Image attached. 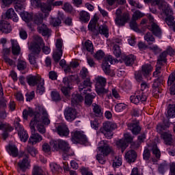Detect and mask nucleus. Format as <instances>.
<instances>
[{"instance_id": "nucleus-50", "label": "nucleus", "mask_w": 175, "mask_h": 175, "mask_svg": "<svg viewBox=\"0 0 175 175\" xmlns=\"http://www.w3.org/2000/svg\"><path fill=\"white\" fill-rule=\"evenodd\" d=\"M85 49H86L87 51L90 53L94 51V44H92V42H91V40H87L85 42Z\"/></svg>"}, {"instance_id": "nucleus-8", "label": "nucleus", "mask_w": 175, "mask_h": 175, "mask_svg": "<svg viewBox=\"0 0 175 175\" xmlns=\"http://www.w3.org/2000/svg\"><path fill=\"white\" fill-rule=\"evenodd\" d=\"M152 72V66L151 64H144L142 66V70L137 71L135 72V77L137 81L140 82L143 81V76L147 77V76H150L151 72Z\"/></svg>"}, {"instance_id": "nucleus-26", "label": "nucleus", "mask_w": 175, "mask_h": 175, "mask_svg": "<svg viewBox=\"0 0 175 175\" xmlns=\"http://www.w3.org/2000/svg\"><path fill=\"white\" fill-rule=\"evenodd\" d=\"M18 165L23 172H25L27 169L31 167V161H29L28 157H26L18 163Z\"/></svg>"}, {"instance_id": "nucleus-55", "label": "nucleus", "mask_w": 175, "mask_h": 175, "mask_svg": "<svg viewBox=\"0 0 175 175\" xmlns=\"http://www.w3.org/2000/svg\"><path fill=\"white\" fill-rule=\"evenodd\" d=\"M113 54L116 55V57H120L121 55V49H120V45L115 44L113 48Z\"/></svg>"}, {"instance_id": "nucleus-59", "label": "nucleus", "mask_w": 175, "mask_h": 175, "mask_svg": "<svg viewBox=\"0 0 175 175\" xmlns=\"http://www.w3.org/2000/svg\"><path fill=\"white\" fill-rule=\"evenodd\" d=\"M92 106L93 111L95 113V114H100V113H102V108H100V106H99L98 104L94 103Z\"/></svg>"}, {"instance_id": "nucleus-13", "label": "nucleus", "mask_w": 175, "mask_h": 175, "mask_svg": "<svg viewBox=\"0 0 175 175\" xmlns=\"http://www.w3.org/2000/svg\"><path fill=\"white\" fill-rule=\"evenodd\" d=\"M116 60L113 57V56L109 55L104 57L102 64V68L103 72L105 75H110V66L113 64H116Z\"/></svg>"}, {"instance_id": "nucleus-1", "label": "nucleus", "mask_w": 175, "mask_h": 175, "mask_svg": "<svg viewBox=\"0 0 175 175\" xmlns=\"http://www.w3.org/2000/svg\"><path fill=\"white\" fill-rule=\"evenodd\" d=\"M28 116L29 117H33L30 122V129L31 131V135L29 139V144L31 146H35L38 143H40L43 140V137L38 133H35L37 131L40 133H46V128L44 125H49L50 124V119L49 118V113L46 109L42 107H38V111L33 112V109L31 108H28L27 109H24L23 112V117L24 120H28Z\"/></svg>"}, {"instance_id": "nucleus-4", "label": "nucleus", "mask_w": 175, "mask_h": 175, "mask_svg": "<svg viewBox=\"0 0 175 175\" xmlns=\"http://www.w3.org/2000/svg\"><path fill=\"white\" fill-rule=\"evenodd\" d=\"M115 23L118 27H124L126 23L131 20V15L128 11L124 12L122 7H119L115 12Z\"/></svg>"}, {"instance_id": "nucleus-38", "label": "nucleus", "mask_w": 175, "mask_h": 175, "mask_svg": "<svg viewBox=\"0 0 175 175\" xmlns=\"http://www.w3.org/2000/svg\"><path fill=\"white\" fill-rule=\"evenodd\" d=\"M146 140V134H142L138 136V142H134L132 144V148H139L140 147V144L143 143Z\"/></svg>"}, {"instance_id": "nucleus-51", "label": "nucleus", "mask_w": 175, "mask_h": 175, "mask_svg": "<svg viewBox=\"0 0 175 175\" xmlns=\"http://www.w3.org/2000/svg\"><path fill=\"white\" fill-rule=\"evenodd\" d=\"M105 86H97L96 88V91L98 94V95H103V94H107L109 92V90L105 89Z\"/></svg>"}, {"instance_id": "nucleus-25", "label": "nucleus", "mask_w": 175, "mask_h": 175, "mask_svg": "<svg viewBox=\"0 0 175 175\" xmlns=\"http://www.w3.org/2000/svg\"><path fill=\"white\" fill-rule=\"evenodd\" d=\"M136 158H137V154L133 150H128L125 154L126 161L129 163H132L136 161Z\"/></svg>"}, {"instance_id": "nucleus-47", "label": "nucleus", "mask_w": 175, "mask_h": 175, "mask_svg": "<svg viewBox=\"0 0 175 175\" xmlns=\"http://www.w3.org/2000/svg\"><path fill=\"white\" fill-rule=\"evenodd\" d=\"M167 163H162L159 165L158 170L160 174H165V172H166V170H167Z\"/></svg>"}, {"instance_id": "nucleus-22", "label": "nucleus", "mask_w": 175, "mask_h": 175, "mask_svg": "<svg viewBox=\"0 0 175 175\" xmlns=\"http://www.w3.org/2000/svg\"><path fill=\"white\" fill-rule=\"evenodd\" d=\"M57 133L59 135L62 137H68L69 136L70 131L69 129L68 128V126L65 124H59L57 126Z\"/></svg>"}, {"instance_id": "nucleus-33", "label": "nucleus", "mask_w": 175, "mask_h": 175, "mask_svg": "<svg viewBox=\"0 0 175 175\" xmlns=\"http://www.w3.org/2000/svg\"><path fill=\"white\" fill-rule=\"evenodd\" d=\"M100 33V35H104L105 38H109V27L106 25H101L98 27V33L97 35Z\"/></svg>"}, {"instance_id": "nucleus-20", "label": "nucleus", "mask_w": 175, "mask_h": 175, "mask_svg": "<svg viewBox=\"0 0 175 175\" xmlns=\"http://www.w3.org/2000/svg\"><path fill=\"white\" fill-rule=\"evenodd\" d=\"M83 94H86V96H85V103L86 105H88V106L91 105L92 104V100L94 99L95 96H96V94L95 93H91L88 94L87 92H91V87H87L85 89H83Z\"/></svg>"}, {"instance_id": "nucleus-46", "label": "nucleus", "mask_w": 175, "mask_h": 175, "mask_svg": "<svg viewBox=\"0 0 175 175\" xmlns=\"http://www.w3.org/2000/svg\"><path fill=\"white\" fill-rule=\"evenodd\" d=\"M0 131H5V132H12L13 127L8 124H3L0 122Z\"/></svg>"}, {"instance_id": "nucleus-7", "label": "nucleus", "mask_w": 175, "mask_h": 175, "mask_svg": "<svg viewBox=\"0 0 175 175\" xmlns=\"http://www.w3.org/2000/svg\"><path fill=\"white\" fill-rule=\"evenodd\" d=\"M117 124L111 122H106L103 123V127L100 131L106 139H111L113 137V131L117 129Z\"/></svg>"}, {"instance_id": "nucleus-14", "label": "nucleus", "mask_w": 175, "mask_h": 175, "mask_svg": "<svg viewBox=\"0 0 175 175\" xmlns=\"http://www.w3.org/2000/svg\"><path fill=\"white\" fill-rule=\"evenodd\" d=\"M63 4L64 1H53L49 4L44 3L43 5L41 6V10L42 13H44V18H46V17H49L50 12L53 9V6H62Z\"/></svg>"}, {"instance_id": "nucleus-35", "label": "nucleus", "mask_w": 175, "mask_h": 175, "mask_svg": "<svg viewBox=\"0 0 175 175\" xmlns=\"http://www.w3.org/2000/svg\"><path fill=\"white\" fill-rule=\"evenodd\" d=\"M79 18L81 21H83V23H88L90 18V13L86 11H81L79 13Z\"/></svg>"}, {"instance_id": "nucleus-5", "label": "nucleus", "mask_w": 175, "mask_h": 175, "mask_svg": "<svg viewBox=\"0 0 175 175\" xmlns=\"http://www.w3.org/2000/svg\"><path fill=\"white\" fill-rule=\"evenodd\" d=\"M29 85L35 87L37 85V92L42 94L44 92V79H42L40 75H29L27 77Z\"/></svg>"}, {"instance_id": "nucleus-39", "label": "nucleus", "mask_w": 175, "mask_h": 175, "mask_svg": "<svg viewBox=\"0 0 175 175\" xmlns=\"http://www.w3.org/2000/svg\"><path fill=\"white\" fill-rule=\"evenodd\" d=\"M21 17L25 23H31L32 21V14L27 12H21Z\"/></svg>"}, {"instance_id": "nucleus-24", "label": "nucleus", "mask_w": 175, "mask_h": 175, "mask_svg": "<svg viewBox=\"0 0 175 175\" xmlns=\"http://www.w3.org/2000/svg\"><path fill=\"white\" fill-rule=\"evenodd\" d=\"M10 42L12 44V53L13 55H20V53H21V48L18 44V42H17V40L11 39Z\"/></svg>"}, {"instance_id": "nucleus-23", "label": "nucleus", "mask_w": 175, "mask_h": 175, "mask_svg": "<svg viewBox=\"0 0 175 175\" xmlns=\"http://www.w3.org/2000/svg\"><path fill=\"white\" fill-rule=\"evenodd\" d=\"M0 31L2 33H10L12 32V25L6 21L0 22Z\"/></svg>"}, {"instance_id": "nucleus-18", "label": "nucleus", "mask_w": 175, "mask_h": 175, "mask_svg": "<svg viewBox=\"0 0 175 175\" xmlns=\"http://www.w3.org/2000/svg\"><path fill=\"white\" fill-rule=\"evenodd\" d=\"M98 150L103 154V157H107L111 152V148L109 146L106 141H100L99 142Z\"/></svg>"}, {"instance_id": "nucleus-27", "label": "nucleus", "mask_w": 175, "mask_h": 175, "mask_svg": "<svg viewBox=\"0 0 175 175\" xmlns=\"http://www.w3.org/2000/svg\"><path fill=\"white\" fill-rule=\"evenodd\" d=\"M127 126L133 135H139L142 131V127L139 125V122L129 123Z\"/></svg>"}, {"instance_id": "nucleus-16", "label": "nucleus", "mask_w": 175, "mask_h": 175, "mask_svg": "<svg viewBox=\"0 0 175 175\" xmlns=\"http://www.w3.org/2000/svg\"><path fill=\"white\" fill-rule=\"evenodd\" d=\"M71 140L72 143H85L87 137L82 131H72L71 133Z\"/></svg>"}, {"instance_id": "nucleus-11", "label": "nucleus", "mask_w": 175, "mask_h": 175, "mask_svg": "<svg viewBox=\"0 0 175 175\" xmlns=\"http://www.w3.org/2000/svg\"><path fill=\"white\" fill-rule=\"evenodd\" d=\"M147 98H148V94L143 91L137 90L133 96L130 97V100L132 103H134V105H139V103L146 102Z\"/></svg>"}, {"instance_id": "nucleus-60", "label": "nucleus", "mask_w": 175, "mask_h": 175, "mask_svg": "<svg viewBox=\"0 0 175 175\" xmlns=\"http://www.w3.org/2000/svg\"><path fill=\"white\" fill-rule=\"evenodd\" d=\"M124 142L128 144V143H132L133 141V137L130 133L124 134Z\"/></svg>"}, {"instance_id": "nucleus-34", "label": "nucleus", "mask_w": 175, "mask_h": 175, "mask_svg": "<svg viewBox=\"0 0 175 175\" xmlns=\"http://www.w3.org/2000/svg\"><path fill=\"white\" fill-rule=\"evenodd\" d=\"M84 100V97L80 94H72V98L71 100V103L73 106L75 105H79L80 102H83Z\"/></svg>"}, {"instance_id": "nucleus-43", "label": "nucleus", "mask_w": 175, "mask_h": 175, "mask_svg": "<svg viewBox=\"0 0 175 175\" xmlns=\"http://www.w3.org/2000/svg\"><path fill=\"white\" fill-rule=\"evenodd\" d=\"M27 68V62L24 59H18L17 68L18 70H24Z\"/></svg>"}, {"instance_id": "nucleus-56", "label": "nucleus", "mask_w": 175, "mask_h": 175, "mask_svg": "<svg viewBox=\"0 0 175 175\" xmlns=\"http://www.w3.org/2000/svg\"><path fill=\"white\" fill-rule=\"evenodd\" d=\"M152 154L155 155L157 159L161 158V151L159 150V149H158V147L157 146V145L153 146Z\"/></svg>"}, {"instance_id": "nucleus-58", "label": "nucleus", "mask_w": 175, "mask_h": 175, "mask_svg": "<svg viewBox=\"0 0 175 175\" xmlns=\"http://www.w3.org/2000/svg\"><path fill=\"white\" fill-rule=\"evenodd\" d=\"M27 151L31 157H36V154H38V149L33 147L28 146Z\"/></svg>"}, {"instance_id": "nucleus-32", "label": "nucleus", "mask_w": 175, "mask_h": 175, "mask_svg": "<svg viewBox=\"0 0 175 175\" xmlns=\"http://www.w3.org/2000/svg\"><path fill=\"white\" fill-rule=\"evenodd\" d=\"M124 64L126 66H132L136 61V56H134L133 54L126 56L124 59Z\"/></svg>"}, {"instance_id": "nucleus-53", "label": "nucleus", "mask_w": 175, "mask_h": 175, "mask_svg": "<svg viewBox=\"0 0 175 175\" xmlns=\"http://www.w3.org/2000/svg\"><path fill=\"white\" fill-rule=\"evenodd\" d=\"M128 2L131 6L137 8V9H142L143 8V5L136 0H129Z\"/></svg>"}, {"instance_id": "nucleus-29", "label": "nucleus", "mask_w": 175, "mask_h": 175, "mask_svg": "<svg viewBox=\"0 0 175 175\" xmlns=\"http://www.w3.org/2000/svg\"><path fill=\"white\" fill-rule=\"evenodd\" d=\"M161 137L164 140L165 144L167 146L173 145V138L172 134L170 132H165L161 134Z\"/></svg>"}, {"instance_id": "nucleus-31", "label": "nucleus", "mask_w": 175, "mask_h": 175, "mask_svg": "<svg viewBox=\"0 0 175 175\" xmlns=\"http://www.w3.org/2000/svg\"><path fill=\"white\" fill-rule=\"evenodd\" d=\"M169 126H170V123L167 121H163V123H160L157 125V131L159 133L162 135V133H163V131H166Z\"/></svg>"}, {"instance_id": "nucleus-19", "label": "nucleus", "mask_w": 175, "mask_h": 175, "mask_svg": "<svg viewBox=\"0 0 175 175\" xmlns=\"http://www.w3.org/2000/svg\"><path fill=\"white\" fill-rule=\"evenodd\" d=\"M64 116L67 121L72 122L76 120V110L73 108H67L64 111Z\"/></svg>"}, {"instance_id": "nucleus-6", "label": "nucleus", "mask_w": 175, "mask_h": 175, "mask_svg": "<svg viewBox=\"0 0 175 175\" xmlns=\"http://www.w3.org/2000/svg\"><path fill=\"white\" fill-rule=\"evenodd\" d=\"M43 18L44 16L42 14H39L36 16L34 19L35 24L38 25V31L39 33H41L42 36H49L50 35L51 30L47 28V25L43 23Z\"/></svg>"}, {"instance_id": "nucleus-17", "label": "nucleus", "mask_w": 175, "mask_h": 175, "mask_svg": "<svg viewBox=\"0 0 175 175\" xmlns=\"http://www.w3.org/2000/svg\"><path fill=\"white\" fill-rule=\"evenodd\" d=\"M169 55H173L174 54V50H173L171 47L167 48L165 51H163L160 55L159 56L157 60V65L159 66L163 65V64H166V57Z\"/></svg>"}, {"instance_id": "nucleus-52", "label": "nucleus", "mask_w": 175, "mask_h": 175, "mask_svg": "<svg viewBox=\"0 0 175 175\" xmlns=\"http://www.w3.org/2000/svg\"><path fill=\"white\" fill-rule=\"evenodd\" d=\"M88 28L90 31H92V32H95V29H96V20L95 19L91 20L88 25Z\"/></svg>"}, {"instance_id": "nucleus-57", "label": "nucleus", "mask_w": 175, "mask_h": 175, "mask_svg": "<svg viewBox=\"0 0 175 175\" xmlns=\"http://www.w3.org/2000/svg\"><path fill=\"white\" fill-rule=\"evenodd\" d=\"M51 24L53 27H58L61 24V19L59 18H52L51 19Z\"/></svg>"}, {"instance_id": "nucleus-9", "label": "nucleus", "mask_w": 175, "mask_h": 175, "mask_svg": "<svg viewBox=\"0 0 175 175\" xmlns=\"http://www.w3.org/2000/svg\"><path fill=\"white\" fill-rule=\"evenodd\" d=\"M163 8L164 10L160 9V10H162L163 13L167 16L165 18L166 24L169 27H174V17H173V10L170 8V5L167 3Z\"/></svg>"}, {"instance_id": "nucleus-12", "label": "nucleus", "mask_w": 175, "mask_h": 175, "mask_svg": "<svg viewBox=\"0 0 175 175\" xmlns=\"http://www.w3.org/2000/svg\"><path fill=\"white\" fill-rule=\"evenodd\" d=\"M80 75L83 79H85V77H87L86 79L83 81V83H81L79 85V90L80 92H81V91H83V90H85L87 87L88 88L91 87V85L92 83H91V80L90 79V77H88L89 76L88 69H87L85 67L82 68L80 72Z\"/></svg>"}, {"instance_id": "nucleus-63", "label": "nucleus", "mask_w": 175, "mask_h": 175, "mask_svg": "<svg viewBox=\"0 0 175 175\" xmlns=\"http://www.w3.org/2000/svg\"><path fill=\"white\" fill-rule=\"evenodd\" d=\"M143 16H144V14H143V13L140 12V11L137 10L135 11L134 12V14H133V20H137L138 18H142V17H143Z\"/></svg>"}, {"instance_id": "nucleus-61", "label": "nucleus", "mask_w": 175, "mask_h": 175, "mask_svg": "<svg viewBox=\"0 0 175 175\" xmlns=\"http://www.w3.org/2000/svg\"><path fill=\"white\" fill-rule=\"evenodd\" d=\"M16 12H14V10L13 8H10L7 12H5V17L6 18H12Z\"/></svg>"}, {"instance_id": "nucleus-48", "label": "nucleus", "mask_w": 175, "mask_h": 175, "mask_svg": "<svg viewBox=\"0 0 175 175\" xmlns=\"http://www.w3.org/2000/svg\"><path fill=\"white\" fill-rule=\"evenodd\" d=\"M125 109H126V105H125V103H120L115 106V110L118 113H121V111H124Z\"/></svg>"}, {"instance_id": "nucleus-2", "label": "nucleus", "mask_w": 175, "mask_h": 175, "mask_svg": "<svg viewBox=\"0 0 175 175\" xmlns=\"http://www.w3.org/2000/svg\"><path fill=\"white\" fill-rule=\"evenodd\" d=\"M44 44V41L38 36H34L33 41L29 45L28 49L31 53L29 55V61L34 68H38L36 57L40 54V46Z\"/></svg>"}, {"instance_id": "nucleus-42", "label": "nucleus", "mask_w": 175, "mask_h": 175, "mask_svg": "<svg viewBox=\"0 0 175 175\" xmlns=\"http://www.w3.org/2000/svg\"><path fill=\"white\" fill-rule=\"evenodd\" d=\"M121 165H122V157L121 156L116 157L112 164L113 167H120Z\"/></svg>"}, {"instance_id": "nucleus-36", "label": "nucleus", "mask_w": 175, "mask_h": 175, "mask_svg": "<svg viewBox=\"0 0 175 175\" xmlns=\"http://www.w3.org/2000/svg\"><path fill=\"white\" fill-rule=\"evenodd\" d=\"M18 136L23 143H25V142L28 140V133L24 130V128H21V130H18Z\"/></svg>"}, {"instance_id": "nucleus-49", "label": "nucleus", "mask_w": 175, "mask_h": 175, "mask_svg": "<svg viewBox=\"0 0 175 175\" xmlns=\"http://www.w3.org/2000/svg\"><path fill=\"white\" fill-rule=\"evenodd\" d=\"M149 88H150V84L147 83L146 82H142L141 83V89L138 91H142V92H145V94H148Z\"/></svg>"}, {"instance_id": "nucleus-15", "label": "nucleus", "mask_w": 175, "mask_h": 175, "mask_svg": "<svg viewBox=\"0 0 175 175\" xmlns=\"http://www.w3.org/2000/svg\"><path fill=\"white\" fill-rule=\"evenodd\" d=\"M64 43L62 40L58 39L56 41V49L53 51V58L55 62H59V59H61V57H62V46Z\"/></svg>"}, {"instance_id": "nucleus-28", "label": "nucleus", "mask_w": 175, "mask_h": 175, "mask_svg": "<svg viewBox=\"0 0 175 175\" xmlns=\"http://www.w3.org/2000/svg\"><path fill=\"white\" fill-rule=\"evenodd\" d=\"M145 3H151L153 6L157 5L159 9L164 10L163 7L166 5L165 0H144Z\"/></svg>"}, {"instance_id": "nucleus-44", "label": "nucleus", "mask_w": 175, "mask_h": 175, "mask_svg": "<svg viewBox=\"0 0 175 175\" xmlns=\"http://www.w3.org/2000/svg\"><path fill=\"white\" fill-rule=\"evenodd\" d=\"M50 167L52 173H54L55 174L59 173L61 170V167L55 163H51L50 164Z\"/></svg>"}, {"instance_id": "nucleus-40", "label": "nucleus", "mask_w": 175, "mask_h": 175, "mask_svg": "<svg viewBox=\"0 0 175 175\" xmlns=\"http://www.w3.org/2000/svg\"><path fill=\"white\" fill-rule=\"evenodd\" d=\"M144 40L147 42L148 44H152V43H155V38H154V36H152V33L148 32L144 36Z\"/></svg>"}, {"instance_id": "nucleus-37", "label": "nucleus", "mask_w": 175, "mask_h": 175, "mask_svg": "<svg viewBox=\"0 0 175 175\" xmlns=\"http://www.w3.org/2000/svg\"><path fill=\"white\" fill-rule=\"evenodd\" d=\"M118 148H121L122 152H124L125 150L126 149V147H128V144L125 142V139H119L116 141V143Z\"/></svg>"}, {"instance_id": "nucleus-64", "label": "nucleus", "mask_w": 175, "mask_h": 175, "mask_svg": "<svg viewBox=\"0 0 175 175\" xmlns=\"http://www.w3.org/2000/svg\"><path fill=\"white\" fill-rule=\"evenodd\" d=\"M105 57V52L102 50L98 51L94 55L96 59H102Z\"/></svg>"}, {"instance_id": "nucleus-3", "label": "nucleus", "mask_w": 175, "mask_h": 175, "mask_svg": "<svg viewBox=\"0 0 175 175\" xmlns=\"http://www.w3.org/2000/svg\"><path fill=\"white\" fill-rule=\"evenodd\" d=\"M51 146H52V150L53 151H58V150H62L63 152V158L66 159L68 157H73L75 155V152L70 148V145L69 142L63 139H59L57 141L51 142Z\"/></svg>"}, {"instance_id": "nucleus-62", "label": "nucleus", "mask_w": 175, "mask_h": 175, "mask_svg": "<svg viewBox=\"0 0 175 175\" xmlns=\"http://www.w3.org/2000/svg\"><path fill=\"white\" fill-rule=\"evenodd\" d=\"M63 9L65 10V12L70 13L73 10V7L69 3H66L64 5Z\"/></svg>"}, {"instance_id": "nucleus-54", "label": "nucleus", "mask_w": 175, "mask_h": 175, "mask_svg": "<svg viewBox=\"0 0 175 175\" xmlns=\"http://www.w3.org/2000/svg\"><path fill=\"white\" fill-rule=\"evenodd\" d=\"M168 85H175V72H172L168 77L167 80Z\"/></svg>"}, {"instance_id": "nucleus-10", "label": "nucleus", "mask_w": 175, "mask_h": 175, "mask_svg": "<svg viewBox=\"0 0 175 175\" xmlns=\"http://www.w3.org/2000/svg\"><path fill=\"white\" fill-rule=\"evenodd\" d=\"M148 18L149 20L150 25L148 26V29L152 32L153 35L157 36V38H161L162 35V31L157 24V21L154 19V17L151 14H148Z\"/></svg>"}, {"instance_id": "nucleus-21", "label": "nucleus", "mask_w": 175, "mask_h": 175, "mask_svg": "<svg viewBox=\"0 0 175 175\" xmlns=\"http://www.w3.org/2000/svg\"><path fill=\"white\" fill-rule=\"evenodd\" d=\"M63 83L64 85L62 88V92L64 94V96L70 98L72 87H70V83H69L68 78H64L63 79Z\"/></svg>"}, {"instance_id": "nucleus-41", "label": "nucleus", "mask_w": 175, "mask_h": 175, "mask_svg": "<svg viewBox=\"0 0 175 175\" xmlns=\"http://www.w3.org/2000/svg\"><path fill=\"white\" fill-rule=\"evenodd\" d=\"M95 81L98 87H99V85H100V87H105L106 85V78L103 77H97L95 78Z\"/></svg>"}, {"instance_id": "nucleus-30", "label": "nucleus", "mask_w": 175, "mask_h": 175, "mask_svg": "<svg viewBox=\"0 0 175 175\" xmlns=\"http://www.w3.org/2000/svg\"><path fill=\"white\" fill-rule=\"evenodd\" d=\"M6 150L12 157H17L18 155V150L17 149V146L15 145L10 144L9 146H6Z\"/></svg>"}, {"instance_id": "nucleus-45", "label": "nucleus", "mask_w": 175, "mask_h": 175, "mask_svg": "<svg viewBox=\"0 0 175 175\" xmlns=\"http://www.w3.org/2000/svg\"><path fill=\"white\" fill-rule=\"evenodd\" d=\"M167 117L168 118H173L175 117V105H170Z\"/></svg>"}]
</instances>
